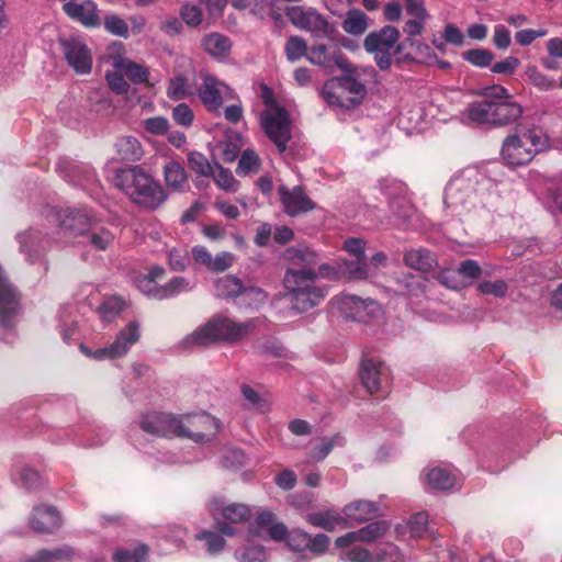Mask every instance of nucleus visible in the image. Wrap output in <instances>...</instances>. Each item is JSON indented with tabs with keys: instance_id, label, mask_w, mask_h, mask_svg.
I'll return each instance as SVG.
<instances>
[{
	"instance_id": "nucleus-1",
	"label": "nucleus",
	"mask_w": 562,
	"mask_h": 562,
	"mask_svg": "<svg viewBox=\"0 0 562 562\" xmlns=\"http://www.w3.org/2000/svg\"><path fill=\"white\" fill-rule=\"evenodd\" d=\"M113 183L132 203L146 211L159 209L168 199L160 182L138 165L119 169Z\"/></svg>"
},
{
	"instance_id": "nucleus-2",
	"label": "nucleus",
	"mask_w": 562,
	"mask_h": 562,
	"mask_svg": "<svg viewBox=\"0 0 562 562\" xmlns=\"http://www.w3.org/2000/svg\"><path fill=\"white\" fill-rule=\"evenodd\" d=\"M256 319L235 322L232 318L216 316L204 325L198 327L191 334L184 336L177 345L179 350H192L216 341L235 344L249 336L256 328Z\"/></svg>"
},
{
	"instance_id": "nucleus-3",
	"label": "nucleus",
	"mask_w": 562,
	"mask_h": 562,
	"mask_svg": "<svg viewBox=\"0 0 562 562\" xmlns=\"http://www.w3.org/2000/svg\"><path fill=\"white\" fill-rule=\"evenodd\" d=\"M493 180L486 170L474 167L462 170L454 176L445 190V205L453 215L462 214L476 205L479 194L493 188Z\"/></svg>"
},
{
	"instance_id": "nucleus-4",
	"label": "nucleus",
	"mask_w": 562,
	"mask_h": 562,
	"mask_svg": "<svg viewBox=\"0 0 562 562\" xmlns=\"http://www.w3.org/2000/svg\"><path fill=\"white\" fill-rule=\"evenodd\" d=\"M283 285L292 307L299 313L318 306L328 294V286L317 283L316 270H285Z\"/></svg>"
},
{
	"instance_id": "nucleus-5",
	"label": "nucleus",
	"mask_w": 562,
	"mask_h": 562,
	"mask_svg": "<svg viewBox=\"0 0 562 562\" xmlns=\"http://www.w3.org/2000/svg\"><path fill=\"white\" fill-rule=\"evenodd\" d=\"M547 146L548 138L540 128L519 130V133L504 139L501 156L509 166H521L530 162Z\"/></svg>"
},
{
	"instance_id": "nucleus-6",
	"label": "nucleus",
	"mask_w": 562,
	"mask_h": 562,
	"mask_svg": "<svg viewBox=\"0 0 562 562\" xmlns=\"http://www.w3.org/2000/svg\"><path fill=\"white\" fill-rule=\"evenodd\" d=\"M206 509L215 520V529L227 537H232L237 532L236 528L232 525L244 524L251 517V509L248 505L243 503L227 504L220 496L211 497L206 504Z\"/></svg>"
},
{
	"instance_id": "nucleus-7",
	"label": "nucleus",
	"mask_w": 562,
	"mask_h": 562,
	"mask_svg": "<svg viewBox=\"0 0 562 562\" xmlns=\"http://www.w3.org/2000/svg\"><path fill=\"white\" fill-rule=\"evenodd\" d=\"M286 546L294 553L290 562H311L314 558L325 554L330 539L325 533L310 535L303 529H292L286 537Z\"/></svg>"
},
{
	"instance_id": "nucleus-8",
	"label": "nucleus",
	"mask_w": 562,
	"mask_h": 562,
	"mask_svg": "<svg viewBox=\"0 0 562 562\" xmlns=\"http://www.w3.org/2000/svg\"><path fill=\"white\" fill-rule=\"evenodd\" d=\"M400 40V31L393 25H384L372 31L363 40V48L373 56L374 64L381 71L392 66V50Z\"/></svg>"
},
{
	"instance_id": "nucleus-9",
	"label": "nucleus",
	"mask_w": 562,
	"mask_h": 562,
	"mask_svg": "<svg viewBox=\"0 0 562 562\" xmlns=\"http://www.w3.org/2000/svg\"><path fill=\"white\" fill-rule=\"evenodd\" d=\"M178 437L201 443L211 441L216 436L220 422L212 415L202 412L178 416Z\"/></svg>"
},
{
	"instance_id": "nucleus-10",
	"label": "nucleus",
	"mask_w": 562,
	"mask_h": 562,
	"mask_svg": "<svg viewBox=\"0 0 562 562\" xmlns=\"http://www.w3.org/2000/svg\"><path fill=\"white\" fill-rule=\"evenodd\" d=\"M260 124L279 153H284L292 138V123L286 110L280 106L266 110L260 116Z\"/></svg>"
},
{
	"instance_id": "nucleus-11",
	"label": "nucleus",
	"mask_w": 562,
	"mask_h": 562,
	"mask_svg": "<svg viewBox=\"0 0 562 562\" xmlns=\"http://www.w3.org/2000/svg\"><path fill=\"white\" fill-rule=\"evenodd\" d=\"M58 228L53 241L59 246H66L76 237H82L90 226V217L85 210L65 209L57 214Z\"/></svg>"
},
{
	"instance_id": "nucleus-12",
	"label": "nucleus",
	"mask_w": 562,
	"mask_h": 562,
	"mask_svg": "<svg viewBox=\"0 0 562 562\" xmlns=\"http://www.w3.org/2000/svg\"><path fill=\"white\" fill-rule=\"evenodd\" d=\"M21 312V294L0 265V328L12 329Z\"/></svg>"
},
{
	"instance_id": "nucleus-13",
	"label": "nucleus",
	"mask_w": 562,
	"mask_h": 562,
	"mask_svg": "<svg viewBox=\"0 0 562 562\" xmlns=\"http://www.w3.org/2000/svg\"><path fill=\"white\" fill-rule=\"evenodd\" d=\"M285 14L295 27L310 32L314 37L324 38L333 32L327 19L314 8L294 5L288 8Z\"/></svg>"
},
{
	"instance_id": "nucleus-14",
	"label": "nucleus",
	"mask_w": 562,
	"mask_h": 562,
	"mask_svg": "<svg viewBox=\"0 0 562 562\" xmlns=\"http://www.w3.org/2000/svg\"><path fill=\"white\" fill-rule=\"evenodd\" d=\"M199 98L209 112H218L224 100L234 99V91L216 77L203 74Z\"/></svg>"
},
{
	"instance_id": "nucleus-15",
	"label": "nucleus",
	"mask_w": 562,
	"mask_h": 562,
	"mask_svg": "<svg viewBox=\"0 0 562 562\" xmlns=\"http://www.w3.org/2000/svg\"><path fill=\"white\" fill-rule=\"evenodd\" d=\"M143 431L157 437H178V416L161 412L142 414L134 422Z\"/></svg>"
},
{
	"instance_id": "nucleus-16",
	"label": "nucleus",
	"mask_w": 562,
	"mask_h": 562,
	"mask_svg": "<svg viewBox=\"0 0 562 562\" xmlns=\"http://www.w3.org/2000/svg\"><path fill=\"white\" fill-rule=\"evenodd\" d=\"M60 46L68 65L77 74H89L91 71L92 55L88 46L80 38H61Z\"/></svg>"
},
{
	"instance_id": "nucleus-17",
	"label": "nucleus",
	"mask_w": 562,
	"mask_h": 562,
	"mask_svg": "<svg viewBox=\"0 0 562 562\" xmlns=\"http://www.w3.org/2000/svg\"><path fill=\"white\" fill-rule=\"evenodd\" d=\"M307 60L328 72H333L335 68H340L344 72H347L351 68L350 63L339 49H330L324 44L310 47Z\"/></svg>"
},
{
	"instance_id": "nucleus-18",
	"label": "nucleus",
	"mask_w": 562,
	"mask_h": 562,
	"mask_svg": "<svg viewBox=\"0 0 562 562\" xmlns=\"http://www.w3.org/2000/svg\"><path fill=\"white\" fill-rule=\"evenodd\" d=\"M278 193L283 211L289 216H296L316 207L315 203L306 195L301 187L289 189L285 184H280L278 187Z\"/></svg>"
},
{
	"instance_id": "nucleus-19",
	"label": "nucleus",
	"mask_w": 562,
	"mask_h": 562,
	"mask_svg": "<svg viewBox=\"0 0 562 562\" xmlns=\"http://www.w3.org/2000/svg\"><path fill=\"white\" fill-rule=\"evenodd\" d=\"M283 258L289 265L286 270H316L321 261L319 255L305 244L286 248Z\"/></svg>"
},
{
	"instance_id": "nucleus-20",
	"label": "nucleus",
	"mask_w": 562,
	"mask_h": 562,
	"mask_svg": "<svg viewBox=\"0 0 562 562\" xmlns=\"http://www.w3.org/2000/svg\"><path fill=\"white\" fill-rule=\"evenodd\" d=\"M63 10L68 18L80 22L87 27H98L101 24L97 4L92 0H85L82 2L68 0L64 3Z\"/></svg>"
},
{
	"instance_id": "nucleus-21",
	"label": "nucleus",
	"mask_w": 562,
	"mask_h": 562,
	"mask_svg": "<svg viewBox=\"0 0 562 562\" xmlns=\"http://www.w3.org/2000/svg\"><path fill=\"white\" fill-rule=\"evenodd\" d=\"M20 244V251L24 254L27 260L33 261L42 252L49 248L52 239L43 236L42 232L35 228H29L15 236Z\"/></svg>"
},
{
	"instance_id": "nucleus-22",
	"label": "nucleus",
	"mask_w": 562,
	"mask_h": 562,
	"mask_svg": "<svg viewBox=\"0 0 562 562\" xmlns=\"http://www.w3.org/2000/svg\"><path fill=\"white\" fill-rule=\"evenodd\" d=\"M341 305L346 311H350L349 317L361 323H366L369 318L376 316L381 310L374 300H363L357 295L342 296Z\"/></svg>"
},
{
	"instance_id": "nucleus-23",
	"label": "nucleus",
	"mask_w": 562,
	"mask_h": 562,
	"mask_svg": "<svg viewBox=\"0 0 562 562\" xmlns=\"http://www.w3.org/2000/svg\"><path fill=\"white\" fill-rule=\"evenodd\" d=\"M362 385L370 394L376 393L387 379V368L372 359H363L359 371Z\"/></svg>"
},
{
	"instance_id": "nucleus-24",
	"label": "nucleus",
	"mask_w": 562,
	"mask_h": 562,
	"mask_svg": "<svg viewBox=\"0 0 562 562\" xmlns=\"http://www.w3.org/2000/svg\"><path fill=\"white\" fill-rule=\"evenodd\" d=\"M30 524L36 532L53 533L60 527L61 520L55 507L43 505L34 507Z\"/></svg>"
},
{
	"instance_id": "nucleus-25",
	"label": "nucleus",
	"mask_w": 562,
	"mask_h": 562,
	"mask_svg": "<svg viewBox=\"0 0 562 562\" xmlns=\"http://www.w3.org/2000/svg\"><path fill=\"white\" fill-rule=\"evenodd\" d=\"M57 170L61 177L67 179L74 186L90 184L94 181L95 175L91 167L67 159L57 164Z\"/></svg>"
},
{
	"instance_id": "nucleus-26",
	"label": "nucleus",
	"mask_w": 562,
	"mask_h": 562,
	"mask_svg": "<svg viewBox=\"0 0 562 562\" xmlns=\"http://www.w3.org/2000/svg\"><path fill=\"white\" fill-rule=\"evenodd\" d=\"M403 261L408 268L420 272L432 271L438 266L436 255L424 247L406 249Z\"/></svg>"
},
{
	"instance_id": "nucleus-27",
	"label": "nucleus",
	"mask_w": 562,
	"mask_h": 562,
	"mask_svg": "<svg viewBox=\"0 0 562 562\" xmlns=\"http://www.w3.org/2000/svg\"><path fill=\"white\" fill-rule=\"evenodd\" d=\"M140 338L139 324L131 322L116 336L115 340L109 345L112 351V358H120L127 353L131 347Z\"/></svg>"
},
{
	"instance_id": "nucleus-28",
	"label": "nucleus",
	"mask_w": 562,
	"mask_h": 562,
	"mask_svg": "<svg viewBox=\"0 0 562 562\" xmlns=\"http://www.w3.org/2000/svg\"><path fill=\"white\" fill-rule=\"evenodd\" d=\"M493 112V126L501 127L515 123L521 117L524 110L518 102L505 100L494 101Z\"/></svg>"
},
{
	"instance_id": "nucleus-29",
	"label": "nucleus",
	"mask_w": 562,
	"mask_h": 562,
	"mask_svg": "<svg viewBox=\"0 0 562 562\" xmlns=\"http://www.w3.org/2000/svg\"><path fill=\"white\" fill-rule=\"evenodd\" d=\"M342 513L345 518L362 524L379 516V506L370 501H356L347 504Z\"/></svg>"
},
{
	"instance_id": "nucleus-30",
	"label": "nucleus",
	"mask_w": 562,
	"mask_h": 562,
	"mask_svg": "<svg viewBox=\"0 0 562 562\" xmlns=\"http://www.w3.org/2000/svg\"><path fill=\"white\" fill-rule=\"evenodd\" d=\"M322 98L330 106L349 109L359 104V100L355 98H346L336 78L327 80L321 91Z\"/></svg>"
},
{
	"instance_id": "nucleus-31",
	"label": "nucleus",
	"mask_w": 562,
	"mask_h": 562,
	"mask_svg": "<svg viewBox=\"0 0 562 562\" xmlns=\"http://www.w3.org/2000/svg\"><path fill=\"white\" fill-rule=\"evenodd\" d=\"M341 279L347 280H366L373 276L374 272L371 270L368 260L366 259H339Z\"/></svg>"
},
{
	"instance_id": "nucleus-32",
	"label": "nucleus",
	"mask_w": 562,
	"mask_h": 562,
	"mask_svg": "<svg viewBox=\"0 0 562 562\" xmlns=\"http://www.w3.org/2000/svg\"><path fill=\"white\" fill-rule=\"evenodd\" d=\"M114 233L101 226H90L83 234V243L94 250H106L114 241Z\"/></svg>"
},
{
	"instance_id": "nucleus-33",
	"label": "nucleus",
	"mask_w": 562,
	"mask_h": 562,
	"mask_svg": "<svg viewBox=\"0 0 562 562\" xmlns=\"http://www.w3.org/2000/svg\"><path fill=\"white\" fill-rule=\"evenodd\" d=\"M494 101L482 100L469 104L465 110V117L474 124H490L493 126Z\"/></svg>"
},
{
	"instance_id": "nucleus-34",
	"label": "nucleus",
	"mask_w": 562,
	"mask_h": 562,
	"mask_svg": "<svg viewBox=\"0 0 562 562\" xmlns=\"http://www.w3.org/2000/svg\"><path fill=\"white\" fill-rule=\"evenodd\" d=\"M305 520L311 526L329 532L334 531L338 525L346 527V518L333 510L310 513L305 515Z\"/></svg>"
},
{
	"instance_id": "nucleus-35",
	"label": "nucleus",
	"mask_w": 562,
	"mask_h": 562,
	"mask_svg": "<svg viewBox=\"0 0 562 562\" xmlns=\"http://www.w3.org/2000/svg\"><path fill=\"white\" fill-rule=\"evenodd\" d=\"M164 178L168 188L175 191H184L188 184V175L184 167L176 160L164 166Z\"/></svg>"
},
{
	"instance_id": "nucleus-36",
	"label": "nucleus",
	"mask_w": 562,
	"mask_h": 562,
	"mask_svg": "<svg viewBox=\"0 0 562 562\" xmlns=\"http://www.w3.org/2000/svg\"><path fill=\"white\" fill-rule=\"evenodd\" d=\"M216 289L220 292L221 295L225 296H238L246 292H254L258 295H262L263 292L259 288L249 286L245 288L241 283L240 279L234 277V276H225L216 281Z\"/></svg>"
},
{
	"instance_id": "nucleus-37",
	"label": "nucleus",
	"mask_w": 562,
	"mask_h": 562,
	"mask_svg": "<svg viewBox=\"0 0 562 562\" xmlns=\"http://www.w3.org/2000/svg\"><path fill=\"white\" fill-rule=\"evenodd\" d=\"M119 158L125 161L139 160L144 154L140 142L134 136H122L115 143Z\"/></svg>"
},
{
	"instance_id": "nucleus-38",
	"label": "nucleus",
	"mask_w": 562,
	"mask_h": 562,
	"mask_svg": "<svg viewBox=\"0 0 562 562\" xmlns=\"http://www.w3.org/2000/svg\"><path fill=\"white\" fill-rule=\"evenodd\" d=\"M115 70L124 72L133 83H145L148 81L149 71L146 67L128 59L120 58L114 61Z\"/></svg>"
},
{
	"instance_id": "nucleus-39",
	"label": "nucleus",
	"mask_w": 562,
	"mask_h": 562,
	"mask_svg": "<svg viewBox=\"0 0 562 562\" xmlns=\"http://www.w3.org/2000/svg\"><path fill=\"white\" fill-rule=\"evenodd\" d=\"M202 46L204 50L213 57H225L228 55L232 43L231 40L220 33H211L203 37Z\"/></svg>"
},
{
	"instance_id": "nucleus-40",
	"label": "nucleus",
	"mask_w": 562,
	"mask_h": 562,
	"mask_svg": "<svg viewBox=\"0 0 562 562\" xmlns=\"http://www.w3.org/2000/svg\"><path fill=\"white\" fill-rule=\"evenodd\" d=\"M13 482L27 490H37L43 485L41 475L27 465L15 467L12 472Z\"/></svg>"
},
{
	"instance_id": "nucleus-41",
	"label": "nucleus",
	"mask_w": 562,
	"mask_h": 562,
	"mask_svg": "<svg viewBox=\"0 0 562 562\" xmlns=\"http://www.w3.org/2000/svg\"><path fill=\"white\" fill-rule=\"evenodd\" d=\"M75 555L76 551L71 547L64 546L53 550H40L33 557L25 559L24 562H61L69 561Z\"/></svg>"
},
{
	"instance_id": "nucleus-42",
	"label": "nucleus",
	"mask_w": 562,
	"mask_h": 562,
	"mask_svg": "<svg viewBox=\"0 0 562 562\" xmlns=\"http://www.w3.org/2000/svg\"><path fill=\"white\" fill-rule=\"evenodd\" d=\"M368 15L359 9H351L342 21V30L353 36L362 35L369 26Z\"/></svg>"
},
{
	"instance_id": "nucleus-43",
	"label": "nucleus",
	"mask_w": 562,
	"mask_h": 562,
	"mask_svg": "<svg viewBox=\"0 0 562 562\" xmlns=\"http://www.w3.org/2000/svg\"><path fill=\"white\" fill-rule=\"evenodd\" d=\"M428 486L434 491L451 490L456 483V477L449 471L441 468H432L426 474Z\"/></svg>"
},
{
	"instance_id": "nucleus-44",
	"label": "nucleus",
	"mask_w": 562,
	"mask_h": 562,
	"mask_svg": "<svg viewBox=\"0 0 562 562\" xmlns=\"http://www.w3.org/2000/svg\"><path fill=\"white\" fill-rule=\"evenodd\" d=\"M379 187L387 199L389 207L392 206V202L396 203V201L402 200V198L408 196L406 184L397 179H382Z\"/></svg>"
},
{
	"instance_id": "nucleus-45",
	"label": "nucleus",
	"mask_w": 562,
	"mask_h": 562,
	"mask_svg": "<svg viewBox=\"0 0 562 562\" xmlns=\"http://www.w3.org/2000/svg\"><path fill=\"white\" fill-rule=\"evenodd\" d=\"M390 211L395 217L396 224L400 226H408L416 215V210L413 206L408 196L402 198V200L392 202Z\"/></svg>"
},
{
	"instance_id": "nucleus-46",
	"label": "nucleus",
	"mask_w": 562,
	"mask_h": 562,
	"mask_svg": "<svg viewBox=\"0 0 562 562\" xmlns=\"http://www.w3.org/2000/svg\"><path fill=\"white\" fill-rule=\"evenodd\" d=\"M527 80L540 91H550L560 88V82L541 72L536 66H528L525 71Z\"/></svg>"
},
{
	"instance_id": "nucleus-47",
	"label": "nucleus",
	"mask_w": 562,
	"mask_h": 562,
	"mask_svg": "<svg viewBox=\"0 0 562 562\" xmlns=\"http://www.w3.org/2000/svg\"><path fill=\"white\" fill-rule=\"evenodd\" d=\"M224 536L225 535H222V532L217 530L214 531L205 529L195 533L194 539L198 541H204L206 552L210 555H216L224 549L226 544Z\"/></svg>"
},
{
	"instance_id": "nucleus-48",
	"label": "nucleus",
	"mask_w": 562,
	"mask_h": 562,
	"mask_svg": "<svg viewBox=\"0 0 562 562\" xmlns=\"http://www.w3.org/2000/svg\"><path fill=\"white\" fill-rule=\"evenodd\" d=\"M126 303L120 296H110L103 300L98 307V314L104 322L114 321L125 308Z\"/></svg>"
},
{
	"instance_id": "nucleus-49",
	"label": "nucleus",
	"mask_w": 562,
	"mask_h": 562,
	"mask_svg": "<svg viewBox=\"0 0 562 562\" xmlns=\"http://www.w3.org/2000/svg\"><path fill=\"white\" fill-rule=\"evenodd\" d=\"M336 80L344 95L346 93H351L353 94L352 98L358 99L359 103L361 102V100L366 95L367 90L364 85L357 78H355L352 74H350V69L346 72L345 76L336 78Z\"/></svg>"
},
{
	"instance_id": "nucleus-50",
	"label": "nucleus",
	"mask_w": 562,
	"mask_h": 562,
	"mask_svg": "<svg viewBox=\"0 0 562 562\" xmlns=\"http://www.w3.org/2000/svg\"><path fill=\"white\" fill-rule=\"evenodd\" d=\"M310 47L304 38L297 35L290 36L284 45L285 57L290 63L300 60L303 56L307 57Z\"/></svg>"
},
{
	"instance_id": "nucleus-51",
	"label": "nucleus",
	"mask_w": 562,
	"mask_h": 562,
	"mask_svg": "<svg viewBox=\"0 0 562 562\" xmlns=\"http://www.w3.org/2000/svg\"><path fill=\"white\" fill-rule=\"evenodd\" d=\"M191 94L188 78L179 74L172 77L167 87V95L169 99L178 101L186 99Z\"/></svg>"
},
{
	"instance_id": "nucleus-52",
	"label": "nucleus",
	"mask_w": 562,
	"mask_h": 562,
	"mask_svg": "<svg viewBox=\"0 0 562 562\" xmlns=\"http://www.w3.org/2000/svg\"><path fill=\"white\" fill-rule=\"evenodd\" d=\"M189 168L199 177H211L214 168L207 158L200 151H191L188 155Z\"/></svg>"
},
{
	"instance_id": "nucleus-53",
	"label": "nucleus",
	"mask_w": 562,
	"mask_h": 562,
	"mask_svg": "<svg viewBox=\"0 0 562 562\" xmlns=\"http://www.w3.org/2000/svg\"><path fill=\"white\" fill-rule=\"evenodd\" d=\"M427 16H413V19L408 20L404 25V33L407 35L406 42L411 46H417V48L424 47L425 49H429V47L423 43H418L415 40V36L422 34L425 25Z\"/></svg>"
},
{
	"instance_id": "nucleus-54",
	"label": "nucleus",
	"mask_w": 562,
	"mask_h": 562,
	"mask_svg": "<svg viewBox=\"0 0 562 562\" xmlns=\"http://www.w3.org/2000/svg\"><path fill=\"white\" fill-rule=\"evenodd\" d=\"M216 172H214L213 179L214 182L226 192H236L239 189V181L235 179L232 171L222 167L218 164H215Z\"/></svg>"
},
{
	"instance_id": "nucleus-55",
	"label": "nucleus",
	"mask_w": 562,
	"mask_h": 562,
	"mask_svg": "<svg viewBox=\"0 0 562 562\" xmlns=\"http://www.w3.org/2000/svg\"><path fill=\"white\" fill-rule=\"evenodd\" d=\"M148 555V547L145 543L138 544L133 550L119 549L113 554L115 562H145Z\"/></svg>"
},
{
	"instance_id": "nucleus-56",
	"label": "nucleus",
	"mask_w": 562,
	"mask_h": 562,
	"mask_svg": "<svg viewBox=\"0 0 562 562\" xmlns=\"http://www.w3.org/2000/svg\"><path fill=\"white\" fill-rule=\"evenodd\" d=\"M261 160L252 149H246L241 153L236 172L239 176H246L251 172H257L260 168Z\"/></svg>"
},
{
	"instance_id": "nucleus-57",
	"label": "nucleus",
	"mask_w": 562,
	"mask_h": 562,
	"mask_svg": "<svg viewBox=\"0 0 562 562\" xmlns=\"http://www.w3.org/2000/svg\"><path fill=\"white\" fill-rule=\"evenodd\" d=\"M389 524L384 520H376L368 524L367 526L360 528L358 531V536L360 538V542H372L376 539L384 536V533L389 529Z\"/></svg>"
},
{
	"instance_id": "nucleus-58",
	"label": "nucleus",
	"mask_w": 562,
	"mask_h": 562,
	"mask_svg": "<svg viewBox=\"0 0 562 562\" xmlns=\"http://www.w3.org/2000/svg\"><path fill=\"white\" fill-rule=\"evenodd\" d=\"M461 56L463 60L479 68L490 66L494 59V54L485 48L469 49L463 52Z\"/></svg>"
},
{
	"instance_id": "nucleus-59",
	"label": "nucleus",
	"mask_w": 562,
	"mask_h": 562,
	"mask_svg": "<svg viewBox=\"0 0 562 562\" xmlns=\"http://www.w3.org/2000/svg\"><path fill=\"white\" fill-rule=\"evenodd\" d=\"M396 282L404 294L418 296L419 294L424 293L425 284L419 277L407 273L398 278Z\"/></svg>"
},
{
	"instance_id": "nucleus-60",
	"label": "nucleus",
	"mask_w": 562,
	"mask_h": 562,
	"mask_svg": "<svg viewBox=\"0 0 562 562\" xmlns=\"http://www.w3.org/2000/svg\"><path fill=\"white\" fill-rule=\"evenodd\" d=\"M191 290V285L188 279L183 277H175L166 284L161 285V290L159 295L161 300L173 297L182 292H188Z\"/></svg>"
},
{
	"instance_id": "nucleus-61",
	"label": "nucleus",
	"mask_w": 562,
	"mask_h": 562,
	"mask_svg": "<svg viewBox=\"0 0 562 562\" xmlns=\"http://www.w3.org/2000/svg\"><path fill=\"white\" fill-rule=\"evenodd\" d=\"M477 291L484 295L504 297L508 291V285L504 280L483 281L477 284Z\"/></svg>"
},
{
	"instance_id": "nucleus-62",
	"label": "nucleus",
	"mask_w": 562,
	"mask_h": 562,
	"mask_svg": "<svg viewBox=\"0 0 562 562\" xmlns=\"http://www.w3.org/2000/svg\"><path fill=\"white\" fill-rule=\"evenodd\" d=\"M104 29L116 36L127 37L128 26L127 23L116 14L106 15L103 21Z\"/></svg>"
},
{
	"instance_id": "nucleus-63",
	"label": "nucleus",
	"mask_w": 562,
	"mask_h": 562,
	"mask_svg": "<svg viewBox=\"0 0 562 562\" xmlns=\"http://www.w3.org/2000/svg\"><path fill=\"white\" fill-rule=\"evenodd\" d=\"M339 560L342 562H373V557L369 550L362 547H353L345 552H341Z\"/></svg>"
},
{
	"instance_id": "nucleus-64",
	"label": "nucleus",
	"mask_w": 562,
	"mask_h": 562,
	"mask_svg": "<svg viewBox=\"0 0 562 562\" xmlns=\"http://www.w3.org/2000/svg\"><path fill=\"white\" fill-rule=\"evenodd\" d=\"M239 562H265L266 552L262 547L250 546L245 547L239 553H237Z\"/></svg>"
}]
</instances>
